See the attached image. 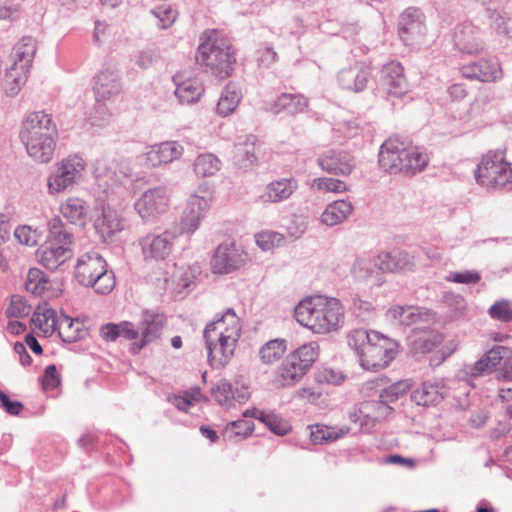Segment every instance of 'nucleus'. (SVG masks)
Masks as SVG:
<instances>
[{
    "label": "nucleus",
    "instance_id": "obj_32",
    "mask_svg": "<svg viewBox=\"0 0 512 512\" xmlns=\"http://www.w3.org/2000/svg\"><path fill=\"white\" fill-rule=\"evenodd\" d=\"M183 154V147L176 141H167L159 145L152 146L146 154L147 162L153 166L168 164Z\"/></svg>",
    "mask_w": 512,
    "mask_h": 512
},
{
    "label": "nucleus",
    "instance_id": "obj_18",
    "mask_svg": "<svg viewBox=\"0 0 512 512\" xmlns=\"http://www.w3.org/2000/svg\"><path fill=\"white\" fill-rule=\"evenodd\" d=\"M381 84L388 95L401 97L408 91L404 68L399 62H389L382 67Z\"/></svg>",
    "mask_w": 512,
    "mask_h": 512
},
{
    "label": "nucleus",
    "instance_id": "obj_45",
    "mask_svg": "<svg viewBox=\"0 0 512 512\" xmlns=\"http://www.w3.org/2000/svg\"><path fill=\"white\" fill-rule=\"evenodd\" d=\"M29 71H21L20 67L12 65L7 69L4 79V89L8 96H15L19 93L22 85L27 80Z\"/></svg>",
    "mask_w": 512,
    "mask_h": 512
},
{
    "label": "nucleus",
    "instance_id": "obj_23",
    "mask_svg": "<svg viewBox=\"0 0 512 512\" xmlns=\"http://www.w3.org/2000/svg\"><path fill=\"white\" fill-rule=\"evenodd\" d=\"M509 349L504 346H495L486 352L473 365L465 367V374L471 379L488 375L500 364L501 360L507 357Z\"/></svg>",
    "mask_w": 512,
    "mask_h": 512
},
{
    "label": "nucleus",
    "instance_id": "obj_63",
    "mask_svg": "<svg viewBox=\"0 0 512 512\" xmlns=\"http://www.w3.org/2000/svg\"><path fill=\"white\" fill-rule=\"evenodd\" d=\"M159 59V53L155 49H145L139 52L136 64L142 68L147 69L153 66Z\"/></svg>",
    "mask_w": 512,
    "mask_h": 512
},
{
    "label": "nucleus",
    "instance_id": "obj_37",
    "mask_svg": "<svg viewBox=\"0 0 512 512\" xmlns=\"http://www.w3.org/2000/svg\"><path fill=\"white\" fill-rule=\"evenodd\" d=\"M173 81L176 86L174 94L181 104L196 103L204 92L202 84L197 79H187L178 82L177 76H174Z\"/></svg>",
    "mask_w": 512,
    "mask_h": 512
},
{
    "label": "nucleus",
    "instance_id": "obj_22",
    "mask_svg": "<svg viewBox=\"0 0 512 512\" xmlns=\"http://www.w3.org/2000/svg\"><path fill=\"white\" fill-rule=\"evenodd\" d=\"M122 83L118 72L114 69H103L96 77L93 86L98 102L110 100L120 94Z\"/></svg>",
    "mask_w": 512,
    "mask_h": 512
},
{
    "label": "nucleus",
    "instance_id": "obj_2",
    "mask_svg": "<svg viewBox=\"0 0 512 512\" xmlns=\"http://www.w3.org/2000/svg\"><path fill=\"white\" fill-rule=\"evenodd\" d=\"M166 325L167 318L163 313L146 309L142 311L136 326L128 321L118 324L107 323L101 326L100 336L106 341H115L118 337L135 340L129 350L133 355H137L146 346L161 338Z\"/></svg>",
    "mask_w": 512,
    "mask_h": 512
},
{
    "label": "nucleus",
    "instance_id": "obj_19",
    "mask_svg": "<svg viewBox=\"0 0 512 512\" xmlns=\"http://www.w3.org/2000/svg\"><path fill=\"white\" fill-rule=\"evenodd\" d=\"M211 205L210 196L192 195L183 212L181 228L184 232L193 233Z\"/></svg>",
    "mask_w": 512,
    "mask_h": 512
},
{
    "label": "nucleus",
    "instance_id": "obj_17",
    "mask_svg": "<svg viewBox=\"0 0 512 512\" xmlns=\"http://www.w3.org/2000/svg\"><path fill=\"white\" fill-rule=\"evenodd\" d=\"M168 203L167 191L164 187L149 189L135 203V209L142 219L164 212Z\"/></svg>",
    "mask_w": 512,
    "mask_h": 512
},
{
    "label": "nucleus",
    "instance_id": "obj_26",
    "mask_svg": "<svg viewBox=\"0 0 512 512\" xmlns=\"http://www.w3.org/2000/svg\"><path fill=\"white\" fill-rule=\"evenodd\" d=\"M309 100L302 94L281 93L270 104L269 110L274 114L285 113L289 116H296L304 113L308 108Z\"/></svg>",
    "mask_w": 512,
    "mask_h": 512
},
{
    "label": "nucleus",
    "instance_id": "obj_54",
    "mask_svg": "<svg viewBox=\"0 0 512 512\" xmlns=\"http://www.w3.org/2000/svg\"><path fill=\"white\" fill-rule=\"evenodd\" d=\"M490 317L494 320L508 323L512 321V308L508 300L495 302L488 310Z\"/></svg>",
    "mask_w": 512,
    "mask_h": 512
},
{
    "label": "nucleus",
    "instance_id": "obj_56",
    "mask_svg": "<svg viewBox=\"0 0 512 512\" xmlns=\"http://www.w3.org/2000/svg\"><path fill=\"white\" fill-rule=\"evenodd\" d=\"M212 396L220 405H225L234 397L233 386L226 379H221L212 388Z\"/></svg>",
    "mask_w": 512,
    "mask_h": 512
},
{
    "label": "nucleus",
    "instance_id": "obj_42",
    "mask_svg": "<svg viewBox=\"0 0 512 512\" xmlns=\"http://www.w3.org/2000/svg\"><path fill=\"white\" fill-rule=\"evenodd\" d=\"M378 340V332H368L365 329H355L351 331L347 336L348 345L357 353L359 357L365 351L366 346H368V344Z\"/></svg>",
    "mask_w": 512,
    "mask_h": 512
},
{
    "label": "nucleus",
    "instance_id": "obj_11",
    "mask_svg": "<svg viewBox=\"0 0 512 512\" xmlns=\"http://www.w3.org/2000/svg\"><path fill=\"white\" fill-rule=\"evenodd\" d=\"M95 178L106 186L122 183L132 176L128 163L110 156H101L93 164Z\"/></svg>",
    "mask_w": 512,
    "mask_h": 512
},
{
    "label": "nucleus",
    "instance_id": "obj_29",
    "mask_svg": "<svg viewBox=\"0 0 512 512\" xmlns=\"http://www.w3.org/2000/svg\"><path fill=\"white\" fill-rule=\"evenodd\" d=\"M415 265L414 257L406 251L393 250L378 255L376 266L383 272L411 270Z\"/></svg>",
    "mask_w": 512,
    "mask_h": 512
},
{
    "label": "nucleus",
    "instance_id": "obj_52",
    "mask_svg": "<svg viewBox=\"0 0 512 512\" xmlns=\"http://www.w3.org/2000/svg\"><path fill=\"white\" fill-rule=\"evenodd\" d=\"M341 434L325 425L316 424L311 426L310 438L313 444L330 443L337 440Z\"/></svg>",
    "mask_w": 512,
    "mask_h": 512
},
{
    "label": "nucleus",
    "instance_id": "obj_39",
    "mask_svg": "<svg viewBox=\"0 0 512 512\" xmlns=\"http://www.w3.org/2000/svg\"><path fill=\"white\" fill-rule=\"evenodd\" d=\"M98 233L106 241L124 229V220L114 211H104L95 225Z\"/></svg>",
    "mask_w": 512,
    "mask_h": 512
},
{
    "label": "nucleus",
    "instance_id": "obj_16",
    "mask_svg": "<svg viewBox=\"0 0 512 512\" xmlns=\"http://www.w3.org/2000/svg\"><path fill=\"white\" fill-rule=\"evenodd\" d=\"M322 170L340 176H348L356 166L354 157L347 151L328 150L317 159Z\"/></svg>",
    "mask_w": 512,
    "mask_h": 512
},
{
    "label": "nucleus",
    "instance_id": "obj_1",
    "mask_svg": "<svg viewBox=\"0 0 512 512\" xmlns=\"http://www.w3.org/2000/svg\"><path fill=\"white\" fill-rule=\"evenodd\" d=\"M240 336V319L232 308L216 315L213 321L207 323L203 338L208 362L213 369L224 368L231 361Z\"/></svg>",
    "mask_w": 512,
    "mask_h": 512
},
{
    "label": "nucleus",
    "instance_id": "obj_14",
    "mask_svg": "<svg viewBox=\"0 0 512 512\" xmlns=\"http://www.w3.org/2000/svg\"><path fill=\"white\" fill-rule=\"evenodd\" d=\"M246 254L238 249L234 243L220 244L211 260L214 273L227 274L239 269L245 264Z\"/></svg>",
    "mask_w": 512,
    "mask_h": 512
},
{
    "label": "nucleus",
    "instance_id": "obj_55",
    "mask_svg": "<svg viewBox=\"0 0 512 512\" xmlns=\"http://www.w3.org/2000/svg\"><path fill=\"white\" fill-rule=\"evenodd\" d=\"M254 430V423L250 420H236L230 422L225 428V435L228 437L243 436L247 437Z\"/></svg>",
    "mask_w": 512,
    "mask_h": 512
},
{
    "label": "nucleus",
    "instance_id": "obj_46",
    "mask_svg": "<svg viewBox=\"0 0 512 512\" xmlns=\"http://www.w3.org/2000/svg\"><path fill=\"white\" fill-rule=\"evenodd\" d=\"M240 94L230 85L226 86L218 100L216 111L219 115L225 117L230 115L240 102Z\"/></svg>",
    "mask_w": 512,
    "mask_h": 512
},
{
    "label": "nucleus",
    "instance_id": "obj_20",
    "mask_svg": "<svg viewBox=\"0 0 512 512\" xmlns=\"http://www.w3.org/2000/svg\"><path fill=\"white\" fill-rule=\"evenodd\" d=\"M387 317L398 326H410L419 322L430 323L434 319L430 310L416 306H393L387 311Z\"/></svg>",
    "mask_w": 512,
    "mask_h": 512
},
{
    "label": "nucleus",
    "instance_id": "obj_12",
    "mask_svg": "<svg viewBox=\"0 0 512 512\" xmlns=\"http://www.w3.org/2000/svg\"><path fill=\"white\" fill-rule=\"evenodd\" d=\"M425 15L414 7L407 8L400 16L398 33L405 45H414L426 34Z\"/></svg>",
    "mask_w": 512,
    "mask_h": 512
},
{
    "label": "nucleus",
    "instance_id": "obj_33",
    "mask_svg": "<svg viewBox=\"0 0 512 512\" xmlns=\"http://www.w3.org/2000/svg\"><path fill=\"white\" fill-rule=\"evenodd\" d=\"M257 142L256 136L248 135L244 141L235 144L234 162L240 169L246 171L257 165Z\"/></svg>",
    "mask_w": 512,
    "mask_h": 512
},
{
    "label": "nucleus",
    "instance_id": "obj_21",
    "mask_svg": "<svg viewBox=\"0 0 512 512\" xmlns=\"http://www.w3.org/2000/svg\"><path fill=\"white\" fill-rule=\"evenodd\" d=\"M371 75L372 71L369 67L356 64L342 69L338 74V82L343 90L360 93L367 87Z\"/></svg>",
    "mask_w": 512,
    "mask_h": 512
},
{
    "label": "nucleus",
    "instance_id": "obj_31",
    "mask_svg": "<svg viewBox=\"0 0 512 512\" xmlns=\"http://www.w3.org/2000/svg\"><path fill=\"white\" fill-rule=\"evenodd\" d=\"M73 256L72 248L43 244L37 251L39 263L47 270L55 271Z\"/></svg>",
    "mask_w": 512,
    "mask_h": 512
},
{
    "label": "nucleus",
    "instance_id": "obj_51",
    "mask_svg": "<svg viewBox=\"0 0 512 512\" xmlns=\"http://www.w3.org/2000/svg\"><path fill=\"white\" fill-rule=\"evenodd\" d=\"M350 309L353 315L358 318L360 322L369 321L374 317L373 304L361 299L358 295L352 297Z\"/></svg>",
    "mask_w": 512,
    "mask_h": 512
},
{
    "label": "nucleus",
    "instance_id": "obj_53",
    "mask_svg": "<svg viewBox=\"0 0 512 512\" xmlns=\"http://www.w3.org/2000/svg\"><path fill=\"white\" fill-rule=\"evenodd\" d=\"M31 312V306L27 304L25 298L21 295H12L10 305L6 310V315L9 318H22L26 317Z\"/></svg>",
    "mask_w": 512,
    "mask_h": 512
},
{
    "label": "nucleus",
    "instance_id": "obj_30",
    "mask_svg": "<svg viewBox=\"0 0 512 512\" xmlns=\"http://www.w3.org/2000/svg\"><path fill=\"white\" fill-rule=\"evenodd\" d=\"M461 72L467 79H475L482 82L494 81L501 76L499 65L486 59L463 65Z\"/></svg>",
    "mask_w": 512,
    "mask_h": 512
},
{
    "label": "nucleus",
    "instance_id": "obj_58",
    "mask_svg": "<svg viewBox=\"0 0 512 512\" xmlns=\"http://www.w3.org/2000/svg\"><path fill=\"white\" fill-rule=\"evenodd\" d=\"M314 184L319 190L326 192L341 193L348 190V187L344 181L334 178H318L314 180Z\"/></svg>",
    "mask_w": 512,
    "mask_h": 512
},
{
    "label": "nucleus",
    "instance_id": "obj_13",
    "mask_svg": "<svg viewBox=\"0 0 512 512\" xmlns=\"http://www.w3.org/2000/svg\"><path fill=\"white\" fill-rule=\"evenodd\" d=\"M176 235L170 231L161 234H147L139 240L145 260H164L172 252Z\"/></svg>",
    "mask_w": 512,
    "mask_h": 512
},
{
    "label": "nucleus",
    "instance_id": "obj_8",
    "mask_svg": "<svg viewBox=\"0 0 512 512\" xmlns=\"http://www.w3.org/2000/svg\"><path fill=\"white\" fill-rule=\"evenodd\" d=\"M318 346L311 342L291 352L278 369V382L282 387L297 383L312 367L318 357Z\"/></svg>",
    "mask_w": 512,
    "mask_h": 512
},
{
    "label": "nucleus",
    "instance_id": "obj_15",
    "mask_svg": "<svg viewBox=\"0 0 512 512\" xmlns=\"http://www.w3.org/2000/svg\"><path fill=\"white\" fill-rule=\"evenodd\" d=\"M453 41L459 51L467 54H477L484 48L482 31L471 22H464L455 27Z\"/></svg>",
    "mask_w": 512,
    "mask_h": 512
},
{
    "label": "nucleus",
    "instance_id": "obj_60",
    "mask_svg": "<svg viewBox=\"0 0 512 512\" xmlns=\"http://www.w3.org/2000/svg\"><path fill=\"white\" fill-rule=\"evenodd\" d=\"M14 237L20 244L27 246H33L37 243L36 231L27 225L18 226L14 231Z\"/></svg>",
    "mask_w": 512,
    "mask_h": 512
},
{
    "label": "nucleus",
    "instance_id": "obj_41",
    "mask_svg": "<svg viewBox=\"0 0 512 512\" xmlns=\"http://www.w3.org/2000/svg\"><path fill=\"white\" fill-rule=\"evenodd\" d=\"M62 215L72 224L83 225L87 216V207L79 198H69L60 207Z\"/></svg>",
    "mask_w": 512,
    "mask_h": 512
},
{
    "label": "nucleus",
    "instance_id": "obj_62",
    "mask_svg": "<svg viewBox=\"0 0 512 512\" xmlns=\"http://www.w3.org/2000/svg\"><path fill=\"white\" fill-rule=\"evenodd\" d=\"M447 281L461 284H476L480 281L481 276L476 271L466 270L463 272H454L446 278Z\"/></svg>",
    "mask_w": 512,
    "mask_h": 512
},
{
    "label": "nucleus",
    "instance_id": "obj_36",
    "mask_svg": "<svg viewBox=\"0 0 512 512\" xmlns=\"http://www.w3.org/2000/svg\"><path fill=\"white\" fill-rule=\"evenodd\" d=\"M353 209L352 203L347 200L334 201L321 214V222L330 227L338 225L348 218Z\"/></svg>",
    "mask_w": 512,
    "mask_h": 512
},
{
    "label": "nucleus",
    "instance_id": "obj_24",
    "mask_svg": "<svg viewBox=\"0 0 512 512\" xmlns=\"http://www.w3.org/2000/svg\"><path fill=\"white\" fill-rule=\"evenodd\" d=\"M446 394L447 389L443 380H429L411 393V400L419 406H434L439 404Z\"/></svg>",
    "mask_w": 512,
    "mask_h": 512
},
{
    "label": "nucleus",
    "instance_id": "obj_64",
    "mask_svg": "<svg viewBox=\"0 0 512 512\" xmlns=\"http://www.w3.org/2000/svg\"><path fill=\"white\" fill-rule=\"evenodd\" d=\"M1 407L11 415H18L23 409V404L19 401H12L6 393L0 390Z\"/></svg>",
    "mask_w": 512,
    "mask_h": 512
},
{
    "label": "nucleus",
    "instance_id": "obj_35",
    "mask_svg": "<svg viewBox=\"0 0 512 512\" xmlns=\"http://www.w3.org/2000/svg\"><path fill=\"white\" fill-rule=\"evenodd\" d=\"M411 351L415 354L430 353L441 342V336L431 329H414L409 337Z\"/></svg>",
    "mask_w": 512,
    "mask_h": 512
},
{
    "label": "nucleus",
    "instance_id": "obj_5",
    "mask_svg": "<svg viewBox=\"0 0 512 512\" xmlns=\"http://www.w3.org/2000/svg\"><path fill=\"white\" fill-rule=\"evenodd\" d=\"M378 161L390 174L402 173L413 176L425 169L429 159L420 148L391 137L381 145Z\"/></svg>",
    "mask_w": 512,
    "mask_h": 512
},
{
    "label": "nucleus",
    "instance_id": "obj_48",
    "mask_svg": "<svg viewBox=\"0 0 512 512\" xmlns=\"http://www.w3.org/2000/svg\"><path fill=\"white\" fill-rule=\"evenodd\" d=\"M220 167L221 161L212 153L200 154L194 161V172L202 177L214 175Z\"/></svg>",
    "mask_w": 512,
    "mask_h": 512
},
{
    "label": "nucleus",
    "instance_id": "obj_57",
    "mask_svg": "<svg viewBox=\"0 0 512 512\" xmlns=\"http://www.w3.org/2000/svg\"><path fill=\"white\" fill-rule=\"evenodd\" d=\"M152 13L158 18V26L161 29L170 27L177 18V11L169 5L157 6Z\"/></svg>",
    "mask_w": 512,
    "mask_h": 512
},
{
    "label": "nucleus",
    "instance_id": "obj_3",
    "mask_svg": "<svg viewBox=\"0 0 512 512\" xmlns=\"http://www.w3.org/2000/svg\"><path fill=\"white\" fill-rule=\"evenodd\" d=\"M19 139L35 161L50 162L58 139V128L52 114L44 110L29 113L22 121Z\"/></svg>",
    "mask_w": 512,
    "mask_h": 512
},
{
    "label": "nucleus",
    "instance_id": "obj_40",
    "mask_svg": "<svg viewBox=\"0 0 512 512\" xmlns=\"http://www.w3.org/2000/svg\"><path fill=\"white\" fill-rule=\"evenodd\" d=\"M59 336L66 343H74L87 335L84 324L77 319L64 316L59 323Z\"/></svg>",
    "mask_w": 512,
    "mask_h": 512
},
{
    "label": "nucleus",
    "instance_id": "obj_34",
    "mask_svg": "<svg viewBox=\"0 0 512 512\" xmlns=\"http://www.w3.org/2000/svg\"><path fill=\"white\" fill-rule=\"evenodd\" d=\"M73 241L71 227L66 225L60 217H53L48 221V235L44 244L72 248Z\"/></svg>",
    "mask_w": 512,
    "mask_h": 512
},
{
    "label": "nucleus",
    "instance_id": "obj_59",
    "mask_svg": "<svg viewBox=\"0 0 512 512\" xmlns=\"http://www.w3.org/2000/svg\"><path fill=\"white\" fill-rule=\"evenodd\" d=\"M266 427L276 435L284 436L291 430V425L280 417L278 414L273 413L268 417Z\"/></svg>",
    "mask_w": 512,
    "mask_h": 512
},
{
    "label": "nucleus",
    "instance_id": "obj_49",
    "mask_svg": "<svg viewBox=\"0 0 512 512\" xmlns=\"http://www.w3.org/2000/svg\"><path fill=\"white\" fill-rule=\"evenodd\" d=\"M286 351V341L274 339L267 342L259 351L261 360L265 364H271L279 360Z\"/></svg>",
    "mask_w": 512,
    "mask_h": 512
},
{
    "label": "nucleus",
    "instance_id": "obj_43",
    "mask_svg": "<svg viewBox=\"0 0 512 512\" xmlns=\"http://www.w3.org/2000/svg\"><path fill=\"white\" fill-rule=\"evenodd\" d=\"M393 412V408L383 402L382 399L368 400L361 404L360 413L364 414L372 421L385 419Z\"/></svg>",
    "mask_w": 512,
    "mask_h": 512
},
{
    "label": "nucleus",
    "instance_id": "obj_7",
    "mask_svg": "<svg viewBox=\"0 0 512 512\" xmlns=\"http://www.w3.org/2000/svg\"><path fill=\"white\" fill-rule=\"evenodd\" d=\"M476 182L487 189L501 190L512 187V169L500 150L484 155L474 170Z\"/></svg>",
    "mask_w": 512,
    "mask_h": 512
},
{
    "label": "nucleus",
    "instance_id": "obj_25",
    "mask_svg": "<svg viewBox=\"0 0 512 512\" xmlns=\"http://www.w3.org/2000/svg\"><path fill=\"white\" fill-rule=\"evenodd\" d=\"M103 266H107L106 261L98 253L84 254L77 260L75 278L79 284L90 287Z\"/></svg>",
    "mask_w": 512,
    "mask_h": 512
},
{
    "label": "nucleus",
    "instance_id": "obj_28",
    "mask_svg": "<svg viewBox=\"0 0 512 512\" xmlns=\"http://www.w3.org/2000/svg\"><path fill=\"white\" fill-rule=\"evenodd\" d=\"M298 189V181L293 178H280L267 184L260 200L264 203H279L287 200Z\"/></svg>",
    "mask_w": 512,
    "mask_h": 512
},
{
    "label": "nucleus",
    "instance_id": "obj_50",
    "mask_svg": "<svg viewBox=\"0 0 512 512\" xmlns=\"http://www.w3.org/2000/svg\"><path fill=\"white\" fill-rule=\"evenodd\" d=\"M96 278L90 284L95 292L101 295L108 294L115 286V278L112 271H108L106 266L95 276Z\"/></svg>",
    "mask_w": 512,
    "mask_h": 512
},
{
    "label": "nucleus",
    "instance_id": "obj_4",
    "mask_svg": "<svg viewBox=\"0 0 512 512\" xmlns=\"http://www.w3.org/2000/svg\"><path fill=\"white\" fill-rule=\"evenodd\" d=\"M296 321L317 334L337 331L344 323V308L336 298L308 297L294 309Z\"/></svg>",
    "mask_w": 512,
    "mask_h": 512
},
{
    "label": "nucleus",
    "instance_id": "obj_9",
    "mask_svg": "<svg viewBox=\"0 0 512 512\" xmlns=\"http://www.w3.org/2000/svg\"><path fill=\"white\" fill-rule=\"evenodd\" d=\"M84 169L85 162L78 155L63 159L48 178L49 192L56 194L67 190L81 177Z\"/></svg>",
    "mask_w": 512,
    "mask_h": 512
},
{
    "label": "nucleus",
    "instance_id": "obj_27",
    "mask_svg": "<svg viewBox=\"0 0 512 512\" xmlns=\"http://www.w3.org/2000/svg\"><path fill=\"white\" fill-rule=\"evenodd\" d=\"M386 383L385 378L376 377L366 382L364 388L367 390H375V394H378V398L382 399L387 405L396 402L405 395L409 389V385L405 381H398L389 386H385Z\"/></svg>",
    "mask_w": 512,
    "mask_h": 512
},
{
    "label": "nucleus",
    "instance_id": "obj_44",
    "mask_svg": "<svg viewBox=\"0 0 512 512\" xmlns=\"http://www.w3.org/2000/svg\"><path fill=\"white\" fill-rule=\"evenodd\" d=\"M25 288L31 294L41 296L50 288V281L42 270L31 268L27 274Z\"/></svg>",
    "mask_w": 512,
    "mask_h": 512
},
{
    "label": "nucleus",
    "instance_id": "obj_6",
    "mask_svg": "<svg viewBox=\"0 0 512 512\" xmlns=\"http://www.w3.org/2000/svg\"><path fill=\"white\" fill-rule=\"evenodd\" d=\"M196 54L198 63L205 65L219 79L231 76L236 64L235 49L230 41L216 32L203 33Z\"/></svg>",
    "mask_w": 512,
    "mask_h": 512
},
{
    "label": "nucleus",
    "instance_id": "obj_10",
    "mask_svg": "<svg viewBox=\"0 0 512 512\" xmlns=\"http://www.w3.org/2000/svg\"><path fill=\"white\" fill-rule=\"evenodd\" d=\"M395 354L396 343L379 334V340L368 344L359 359L364 369L377 371L388 366Z\"/></svg>",
    "mask_w": 512,
    "mask_h": 512
},
{
    "label": "nucleus",
    "instance_id": "obj_47",
    "mask_svg": "<svg viewBox=\"0 0 512 512\" xmlns=\"http://www.w3.org/2000/svg\"><path fill=\"white\" fill-rule=\"evenodd\" d=\"M489 21V27L495 31L498 35L506 38H511V31L508 26L510 16L505 9L495 10L489 9L486 12Z\"/></svg>",
    "mask_w": 512,
    "mask_h": 512
},
{
    "label": "nucleus",
    "instance_id": "obj_38",
    "mask_svg": "<svg viewBox=\"0 0 512 512\" xmlns=\"http://www.w3.org/2000/svg\"><path fill=\"white\" fill-rule=\"evenodd\" d=\"M36 50V40L31 36H24L14 46L15 60L13 65L20 67L21 71H29Z\"/></svg>",
    "mask_w": 512,
    "mask_h": 512
},
{
    "label": "nucleus",
    "instance_id": "obj_61",
    "mask_svg": "<svg viewBox=\"0 0 512 512\" xmlns=\"http://www.w3.org/2000/svg\"><path fill=\"white\" fill-rule=\"evenodd\" d=\"M60 376L57 371V367L54 364L48 365L45 368L44 375L42 377V386L45 390H52L59 386Z\"/></svg>",
    "mask_w": 512,
    "mask_h": 512
}]
</instances>
